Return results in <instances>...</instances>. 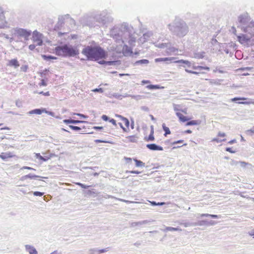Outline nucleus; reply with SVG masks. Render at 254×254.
<instances>
[{"label": "nucleus", "instance_id": "f257e3e1", "mask_svg": "<svg viewBox=\"0 0 254 254\" xmlns=\"http://www.w3.org/2000/svg\"><path fill=\"white\" fill-rule=\"evenodd\" d=\"M110 35L119 44L128 43L132 46L136 41L133 28L127 23L115 26L111 30Z\"/></svg>", "mask_w": 254, "mask_h": 254}, {"label": "nucleus", "instance_id": "f03ea898", "mask_svg": "<svg viewBox=\"0 0 254 254\" xmlns=\"http://www.w3.org/2000/svg\"><path fill=\"white\" fill-rule=\"evenodd\" d=\"M167 27L173 35L179 38L184 37L189 31V27L187 23L179 17H176Z\"/></svg>", "mask_w": 254, "mask_h": 254}, {"label": "nucleus", "instance_id": "7ed1b4c3", "mask_svg": "<svg viewBox=\"0 0 254 254\" xmlns=\"http://www.w3.org/2000/svg\"><path fill=\"white\" fill-rule=\"evenodd\" d=\"M82 54L87 60L91 61H98L108 57L107 52L100 46H87L82 50Z\"/></svg>", "mask_w": 254, "mask_h": 254}, {"label": "nucleus", "instance_id": "20e7f679", "mask_svg": "<svg viewBox=\"0 0 254 254\" xmlns=\"http://www.w3.org/2000/svg\"><path fill=\"white\" fill-rule=\"evenodd\" d=\"M176 58L175 57H169V58H159L155 59L156 63L163 62L165 64H168L170 63H177L180 64L179 66H183L184 67H190L191 66V64L190 62L187 60H176Z\"/></svg>", "mask_w": 254, "mask_h": 254}, {"label": "nucleus", "instance_id": "39448f33", "mask_svg": "<svg viewBox=\"0 0 254 254\" xmlns=\"http://www.w3.org/2000/svg\"><path fill=\"white\" fill-rule=\"evenodd\" d=\"M94 19L99 23L105 25L111 23L113 18L110 13L106 10L101 11L100 13L95 14L94 16Z\"/></svg>", "mask_w": 254, "mask_h": 254}, {"label": "nucleus", "instance_id": "423d86ee", "mask_svg": "<svg viewBox=\"0 0 254 254\" xmlns=\"http://www.w3.org/2000/svg\"><path fill=\"white\" fill-rule=\"evenodd\" d=\"M250 20V17L248 13L242 14L238 17V21L242 26V29L245 32H249V29L250 27H254V21L249 24Z\"/></svg>", "mask_w": 254, "mask_h": 254}, {"label": "nucleus", "instance_id": "0eeeda50", "mask_svg": "<svg viewBox=\"0 0 254 254\" xmlns=\"http://www.w3.org/2000/svg\"><path fill=\"white\" fill-rule=\"evenodd\" d=\"M79 54L77 47L71 45L66 44V57H74Z\"/></svg>", "mask_w": 254, "mask_h": 254}, {"label": "nucleus", "instance_id": "6e6552de", "mask_svg": "<svg viewBox=\"0 0 254 254\" xmlns=\"http://www.w3.org/2000/svg\"><path fill=\"white\" fill-rule=\"evenodd\" d=\"M15 34L17 35V36L23 37L26 40L28 39V37L31 34V31L28 30L23 28H17L14 30Z\"/></svg>", "mask_w": 254, "mask_h": 254}, {"label": "nucleus", "instance_id": "1a4fd4ad", "mask_svg": "<svg viewBox=\"0 0 254 254\" xmlns=\"http://www.w3.org/2000/svg\"><path fill=\"white\" fill-rule=\"evenodd\" d=\"M55 52L56 55L65 58L66 44L57 46L55 48Z\"/></svg>", "mask_w": 254, "mask_h": 254}, {"label": "nucleus", "instance_id": "9d476101", "mask_svg": "<svg viewBox=\"0 0 254 254\" xmlns=\"http://www.w3.org/2000/svg\"><path fill=\"white\" fill-rule=\"evenodd\" d=\"M217 222L213 220H208L207 219L206 220H199L196 222L197 226H213L216 224Z\"/></svg>", "mask_w": 254, "mask_h": 254}, {"label": "nucleus", "instance_id": "9b49d317", "mask_svg": "<svg viewBox=\"0 0 254 254\" xmlns=\"http://www.w3.org/2000/svg\"><path fill=\"white\" fill-rule=\"evenodd\" d=\"M237 39L241 44H245L250 41L251 37L247 35L242 34L237 36Z\"/></svg>", "mask_w": 254, "mask_h": 254}, {"label": "nucleus", "instance_id": "f8f14e48", "mask_svg": "<svg viewBox=\"0 0 254 254\" xmlns=\"http://www.w3.org/2000/svg\"><path fill=\"white\" fill-rule=\"evenodd\" d=\"M153 221H151L149 220H145L141 221L138 222H132L130 223V227H135L136 226L140 227L143 225H147L149 224L150 222H152Z\"/></svg>", "mask_w": 254, "mask_h": 254}, {"label": "nucleus", "instance_id": "ddd939ff", "mask_svg": "<svg viewBox=\"0 0 254 254\" xmlns=\"http://www.w3.org/2000/svg\"><path fill=\"white\" fill-rule=\"evenodd\" d=\"M146 147L152 151H163V148L155 143H150L146 144Z\"/></svg>", "mask_w": 254, "mask_h": 254}, {"label": "nucleus", "instance_id": "4468645a", "mask_svg": "<svg viewBox=\"0 0 254 254\" xmlns=\"http://www.w3.org/2000/svg\"><path fill=\"white\" fill-rule=\"evenodd\" d=\"M118 62V61H107L104 60H101L98 61V63L100 64L103 65L104 66H110V65H115L117 64V63Z\"/></svg>", "mask_w": 254, "mask_h": 254}, {"label": "nucleus", "instance_id": "2eb2a0df", "mask_svg": "<svg viewBox=\"0 0 254 254\" xmlns=\"http://www.w3.org/2000/svg\"><path fill=\"white\" fill-rule=\"evenodd\" d=\"M123 53L124 56H128V55H129V56H131L133 57V55L132 54H133L132 49L126 45V43H125V45L123 47Z\"/></svg>", "mask_w": 254, "mask_h": 254}, {"label": "nucleus", "instance_id": "dca6fc26", "mask_svg": "<svg viewBox=\"0 0 254 254\" xmlns=\"http://www.w3.org/2000/svg\"><path fill=\"white\" fill-rule=\"evenodd\" d=\"M25 250L29 254H38L36 249L32 246L26 245L25 246Z\"/></svg>", "mask_w": 254, "mask_h": 254}, {"label": "nucleus", "instance_id": "f3484780", "mask_svg": "<svg viewBox=\"0 0 254 254\" xmlns=\"http://www.w3.org/2000/svg\"><path fill=\"white\" fill-rule=\"evenodd\" d=\"M7 27V23L5 20L4 13L3 12H0V28H4Z\"/></svg>", "mask_w": 254, "mask_h": 254}, {"label": "nucleus", "instance_id": "a211bd4d", "mask_svg": "<svg viewBox=\"0 0 254 254\" xmlns=\"http://www.w3.org/2000/svg\"><path fill=\"white\" fill-rule=\"evenodd\" d=\"M46 111V109L45 108H37L33 109L28 112L29 114H37L41 115L42 113H44V112Z\"/></svg>", "mask_w": 254, "mask_h": 254}, {"label": "nucleus", "instance_id": "6ab92c4d", "mask_svg": "<svg viewBox=\"0 0 254 254\" xmlns=\"http://www.w3.org/2000/svg\"><path fill=\"white\" fill-rule=\"evenodd\" d=\"M7 65L16 68L19 66L20 64L16 59H13L9 61Z\"/></svg>", "mask_w": 254, "mask_h": 254}, {"label": "nucleus", "instance_id": "aec40b11", "mask_svg": "<svg viewBox=\"0 0 254 254\" xmlns=\"http://www.w3.org/2000/svg\"><path fill=\"white\" fill-rule=\"evenodd\" d=\"M63 122L67 125V124H78L80 123H85V122L83 121L75 120H72L71 119H69L64 120Z\"/></svg>", "mask_w": 254, "mask_h": 254}, {"label": "nucleus", "instance_id": "412c9836", "mask_svg": "<svg viewBox=\"0 0 254 254\" xmlns=\"http://www.w3.org/2000/svg\"><path fill=\"white\" fill-rule=\"evenodd\" d=\"M198 215H199V217L201 218L204 217H210L211 218H213V219H218L221 217L220 215H216V214H208V213H202V214H199Z\"/></svg>", "mask_w": 254, "mask_h": 254}, {"label": "nucleus", "instance_id": "4be33fe9", "mask_svg": "<svg viewBox=\"0 0 254 254\" xmlns=\"http://www.w3.org/2000/svg\"><path fill=\"white\" fill-rule=\"evenodd\" d=\"M181 225H184L185 227H190V226H196L197 224L196 222H189L185 220H183L180 223Z\"/></svg>", "mask_w": 254, "mask_h": 254}, {"label": "nucleus", "instance_id": "5701e85b", "mask_svg": "<svg viewBox=\"0 0 254 254\" xmlns=\"http://www.w3.org/2000/svg\"><path fill=\"white\" fill-rule=\"evenodd\" d=\"M176 115L179 118V120L183 123H185L189 121V118L187 116H184L181 113L176 112Z\"/></svg>", "mask_w": 254, "mask_h": 254}, {"label": "nucleus", "instance_id": "b1692460", "mask_svg": "<svg viewBox=\"0 0 254 254\" xmlns=\"http://www.w3.org/2000/svg\"><path fill=\"white\" fill-rule=\"evenodd\" d=\"M163 232H166L168 231H181L182 229L179 227H166L164 229H161Z\"/></svg>", "mask_w": 254, "mask_h": 254}, {"label": "nucleus", "instance_id": "393cba45", "mask_svg": "<svg viewBox=\"0 0 254 254\" xmlns=\"http://www.w3.org/2000/svg\"><path fill=\"white\" fill-rule=\"evenodd\" d=\"M123 95V98L127 97H130L131 98L134 99L137 101L143 98V96L137 95H130L128 94H125Z\"/></svg>", "mask_w": 254, "mask_h": 254}, {"label": "nucleus", "instance_id": "a878e982", "mask_svg": "<svg viewBox=\"0 0 254 254\" xmlns=\"http://www.w3.org/2000/svg\"><path fill=\"white\" fill-rule=\"evenodd\" d=\"M246 98L244 97H235L231 99V101L237 103V101L239 100H245ZM239 104H250V102H238Z\"/></svg>", "mask_w": 254, "mask_h": 254}, {"label": "nucleus", "instance_id": "bb28decb", "mask_svg": "<svg viewBox=\"0 0 254 254\" xmlns=\"http://www.w3.org/2000/svg\"><path fill=\"white\" fill-rule=\"evenodd\" d=\"M42 34L35 30L33 33V40L34 42L41 39Z\"/></svg>", "mask_w": 254, "mask_h": 254}, {"label": "nucleus", "instance_id": "cd10ccee", "mask_svg": "<svg viewBox=\"0 0 254 254\" xmlns=\"http://www.w3.org/2000/svg\"><path fill=\"white\" fill-rule=\"evenodd\" d=\"M166 50H167V53L168 54H171L172 53H175L176 52H178V51L177 48H176L172 46V45L170 43H169V46H167Z\"/></svg>", "mask_w": 254, "mask_h": 254}, {"label": "nucleus", "instance_id": "c85d7f7f", "mask_svg": "<svg viewBox=\"0 0 254 254\" xmlns=\"http://www.w3.org/2000/svg\"><path fill=\"white\" fill-rule=\"evenodd\" d=\"M149 63V61L147 59H142L136 61L134 64V65H137L139 64H147Z\"/></svg>", "mask_w": 254, "mask_h": 254}, {"label": "nucleus", "instance_id": "c756f323", "mask_svg": "<svg viewBox=\"0 0 254 254\" xmlns=\"http://www.w3.org/2000/svg\"><path fill=\"white\" fill-rule=\"evenodd\" d=\"M200 121L199 120H190L188 121L186 123L187 126H193V125H198L200 124Z\"/></svg>", "mask_w": 254, "mask_h": 254}, {"label": "nucleus", "instance_id": "7c9ffc66", "mask_svg": "<svg viewBox=\"0 0 254 254\" xmlns=\"http://www.w3.org/2000/svg\"><path fill=\"white\" fill-rule=\"evenodd\" d=\"M146 88L150 90H154V89H159L164 88V87L160 86L159 85H154V84H150L146 86Z\"/></svg>", "mask_w": 254, "mask_h": 254}, {"label": "nucleus", "instance_id": "2f4dec72", "mask_svg": "<svg viewBox=\"0 0 254 254\" xmlns=\"http://www.w3.org/2000/svg\"><path fill=\"white\" fill-rule=\"evenodd\" d=\"M109 249H110L109 247H108L107 248L103 249H100V250H98V249H91L90 250V251L92 252V253L91 254H93V252H98L99 253L101 254V253H104L107 252V251H109Z\"/></svg>", "mask_w": 254, "mask_h": 254}, {"label": "nucleus", "instance_id": "473e14b6", "mask_svg": "<svg viewBox=\"0 0 254 254\" xmlns=\"http://www.w3.org/2000/svg\"><path fill=\"white\" fill-rule=\"evenodd\" d=\"M129 139V141L130 142H137L138 139V137L136 135L128 136L126 137Z\"/></svg>", "mask_w": 254, "mask_h": 254}, {"label": "nucleus", "instance_id": "72a5a7b5", "mask_svg": "<svg viewBox=\"0 0 254 254\" xmlns=\"http://www.w3.org/2000/svg\"><path fill=\"white\" fill-rule=\"evenodd\" d=\"M192 68L195 70H201L202 69H205L207 71H209L210 70V68L208 66H200V65H198V66L193 65L192 66Z\"/></svg>", "mask_w": 254, "mask_h": 254}, {"label": "nucleus", "instance_id": "f704fd0d", "mask_svg": "<svg viewBox=\"0 0 254 254\" xmlns=\"http://www.w3.org/2000/svg\"><path fill=\"white\" fill-rule=\"evenodd\" d=\"M42 58H43L44 60L47 61H51L52 60L57 59V58L56 57H54L52 55H42Z\"/></svg>", "mask_w": 254, "mask_h": 254}, {"label": "nucleus", "instance_id": "c9c22d12", "mask_svg": "<svg viewBox=\"0 0 254 254\" xmlns=\"http://www.w3.org/2000/svg\"><path fill=\"white\" fill-rule=\"evenodd\" d=\"M135 163V166L137 167H145V163L142 162L141 161L137 159L136 158H134L133 159Z\"/></svg>", "mask_w": 254, "mask_h": 254}, {"label": "nucleus", "instance_id": "e433bc0d", "mask_svg": "<svg viewBox=\"0 0 254 254\" xmlns=\"http://www.w3.org/2000/svg\"><path fill=\"white\" fill-rule=\"evenodd\" d=\"M162 128L165 132V133L164 134L165 136H167L168 134H170L171 133V131L169 128L166 127L165 124H163Z\"/></svg>", "mask_w": 254, "mask_h": 254}, {"label": "nucleus", "instance_id": "4c0bfd02", "mask_svg": "<svg viewBox=\"0 0 254 254\" xmlns=\"http://www.w3.org/2000/svg\"><path fill=\"white\" fill-rule=\"evenodd\" d=\"M146 141H153L155 140L154 134L150 133L148 136L145 137L144 139Z\"/></svg>", "mask_w": 254, "mask_h": 254}, {"label": "nucleus", "instance_id": "58836bf2", "mask_svg": "<svg viewBox=\"0 0 254 254\" xmlns=\"http://www.w3.org/2000/svg\"><path fill=\"white\" fill-rule=\"evenodd\" d=\"M205 52H199L195 53L194 57L195 58L200 59H203L204 57Z\"/></svg>", "mask_w": 254, "mask_h": 254}, {"label": "nucleus", "instance_id": "ea45409f", "mask_svg": "<svg viewBox=\"0 0 254 254\" xmlns=\"http://www.w3.org/2000/svg\"><path fill=\"white\" fill-rule=\"evenodd\" d=\"M169 46V43H159L158 44L156 45V47H157L161 49H167V46Z\"/></svg>", "mask_w": 254, "mask_h": 254}, {"label": "nucleus", "instance_id": "a19ab883", "mask_svg": "<svg viewBox=\"0 0 254 254\" xmlns=\"http://www.w3.org/2000/svg\"><path fill=\"white\" fill-rule=\"evenodd\" d=\"M32 192L33 193V194L34 196H42L44 195V192L38 191H34V192L30 191L28 192V193H31Z\"/></svg>", "mask_w": 254, "mask_h": 254}, {"label": "nucleus", "instance_id": "79ce46f5", "mask_svg": "<svg viewBox=\"0 0 254 254\" xmlns=\"http://www.w3.org/2000/svg\"><path fill=\"white\" fill-rule=\"evenodd\" d=\"M68 127L71 129L72 130H73L74 131H79L81 129V128L79 127L75 126L73 125H69Z\"/></svg>", "mask_w": 254, "mask_h": 254}, {"label": "nucleus", "instance_id": "37998d69", "mask_svg": "<svg viewBox=\"0 0 254 254\" xmlns=\"http://www.w3.org/2000/svg\"><path fill=\"white\" fill-rule=\"evenodd\" d=\"M27 177L28 178V179H36L39 178H42L40 176H37V175H33V174H28L27 175Z\"/></svg>", "mask_w": 254, "mask_h": 254}, {"label": "nucleus", "instance_id": "c03bdc74", "mask_svg": "<svg viewBox=\"0 0 254 254\" xmlns=\"http://www.w3.org/2000/svg\"><path fill=\"white\" fill-rule=\"evenodd\" d=\"M95 142L96 143H102V142H103V143H110V144H113V141H106V140H101V139H96L95 140Z\"/></svg>", "mask_w": 254, "mask_h": 254}, {"label": "nucleus", "instance_id": "a18cd8bd", "mask_svg": "<svg viewBox=\"0 0 254 254\" xmlns=\"http://www.w3.org/2000/svg\"><path fill=\"white\" fill-rule=\"evenodd\" d=\"M64 17L59 16L58 18V24H59V26H62V25L64 23Z\"/></svg>", "mask_w": 254, "mask_h": 254}, {"label": "nucleus", "instance_id": "49530a36", "mask_svg": "<svg viewBox=\"0 0 254 254\" xmlns=\"http://www.w3.org/2000/svg\"><path fill=\"white\" fill-rule=\"evenodd\" d=\"M53 156V154H51L49 156H42L41 160L44 162H46L48 161L49 159H50Z\"/></svg>", "mask_w": 254, "mask_h": 254}, {"label": "nucleus", "instance_id": "de8ad7c7", "mask_svg": "<svg viewBox=\"0 0 254 254\" xmlns=\"http://www.w3.org/2000/svg\"><path fill=\"white\" fill-rule=\"evenodd\" d=\"M76 185L83 189H88V188L90 187V186H87L81 183H77Z\"/></svg>", "mask_w": 254, "mask_h": 254}, {"label": "nucleus", "instance_id": "09e8293b", "mask_svg": "<svg viewBox=\"0 0 254 254\" xmlns=\"http://www.w3.org/2000/svg\"><path fill=\"white\" fill-rule=\"evenodd\" d=\"M28 68V65H23L20 67V70L22 71L23 72H26L27 69Z\"/></svg>", "mask_w": 254, "mask_h": 254}, {"label": "nucleus", "instance_id": "8fccbe9b", "mask_svg": "<svg viewBox=\"0 0 254 254\" xmlns=\"http://www.w3.org/2000/svg\"><path fill=\"white\" fill-rule=\"evenodd\" d=\"M123 121L124 122L125 126L128 127L129 126V121L127 118H123Z\"/></svg>", "mask_w": 254, "mask_h": 254}, {"label": "nucleus", "instance_id": "3c124183", "mask_svg": "<svg viewBox=\"0 0 254 254\" xmlns=\"http://www.w3.org/2000/svg\"><path fill=\"white\" fill-rule=\"evenodd\" d=\"M49 72V69H45L44 70L42 71V72H41V76L42 77H43L46 75V74Z\"/></svg>", "mask_w": 254, "mask_h": 254}, {"label": "nucleus", "instance_id": "603ef678", "mask_svg": "<svg viewBox=\"0 0 254 254\" xmlns=\"http://www.w3.org/2000/svg\"><path fill=\"white\" fill-rule=\"evenodd\" d=\"M247 133L248 134H250L252 135L254 133V127H253L252 128L250 129H248L246 131Z\"/></svg>", "mask_w": 254, "mask_h": 254}, {"label": "nucleus", "instance_id": "864d4df0", "mask_svg": "<svg viewBox=\"0 0 254 254\" xmlns=\"http://www.w3.org/2000/svg\"><path fill=\"white\" fill-rule=\"evenodd\" d=\"M240 164L241 167H245L248 164V163H247L245 162H244V161L236 162V164Z\"/></svg>", "mask_w": 254, "mask_h": 254}, {"label": "nucleus", "instance_id": "5fc2aeb1", "mask_svg": "<svg viewBox=\"0 0 254 254\" xmlns=\"http://www.w3.org/2000/svg\"><path fill=\"white\" fill-rule=\"evenodd\" d=\"M39 85L40 86H46L47 85V83L45 80L43 79L41 80V82L39 83Z\"/></svg>", "mask_w": 254, "mask_h": 254}, {"label": "nucleus", "instance_id": "6e6d98bb", "mask_svg": "<svg viewBox=\"0 0 254 254\" xmlns=\"http://www.w3.org/2000/svg\"><path fill=\"white\" fill-rule=\"evenodd\" d=\"M102 119L104 121H109L110 118L108 116L105 115H103L101 117Z\"/></svg>", "mask_w": 254, "mask_h": 254}, {"label": "nucleus", "instance_id": "4d7b16f0", "mask_svg": "<svg viewBox=\"0 0 254 254\" xmlns=\"http://www.w3.org/2000/svg\"><path fill=\"white\" fill-rule=\"evenodd\" d=\"M38 94L43 95L45 96H49L50 95V92L47 91L46 92H44L43 91H41L38 92Z\"/></svg>", "mask_w": 254, "mask_h": 254}, {"label": "nucleus", "instance_id": "13d9d810", "mask_svg": "<svg viewBox=\"0 0 254 254\" xmlns=\"http://www.w3.org/2000/svg\"><path fill=\"white\" fill-rule=\"evenodd\" d=\"M93 91L94 92H99V93H103V89L101 88H95L93 90Z\"/></svg>", "mask_w": 254, "mask_h": 254}, {"label": "nucleus", "instance_id": "bf43d9fd", "mask_svg": "<svg viewBox=\"0 0 254 254\" xmlns=\"http://www.w3.org/2000/svg\"><path fill=\"white\" fill-rule=\"evenodd\" d=\"M225 150L231 153H235L236 152L235 150H233L231 147H226Z\"/></svg>", "mask_w": 254, "mask_h": 254}, {"label": "nucleus", "instance_id": "052dcab7", "mask_svg": "<svg viewBox=\"0 0 254 254\" xmlns=\"http://www.w3.org/2000/svg\"><path fill=\"white\" fill-rule=\"evenodd\" d=\"M226 139H222V140H220L219 139V138H214L212 139V141H215V142H221L222 141H225Z\"/></svg>", "mask_w": 254, "mask_h": 254}, {"label": "nucleus", "instance_id": "680f3d73", "mask_svg": "<svg viewBox=\"0 0 254 254\" xmlns=\"http://www.w3.org/2000/svg\"><path fill=\"white\" fill-rule=\"evenodd\" d=\"M127 173H131V174H139L141 172L138 171H127L126 172Z\"/></svg>", "mask_w": 254, "mask_h": 254}, {"label": "nucleus", "instance_id": "e2e57ef3", "mask_svg": "<svg viewBox=\"0 0 254 254\" xmlns=\"http://www.w3.org/2000/svg\"><path fill=\"white\" fill-rule=\"evenodd\" d=\"M74 115H76L79 116L84 119H86L88 117L87 116H85V115L80 114V113H74Z\"/></svg>", "mask_w": 254, "mask_h": 254}, {"label": "nucleus", "instance_id": "0e129e2a", "mask_svg": "<svg viewBox=\"0 0 254 254\" xmlns=\"http://www.w3.org/2000/svg\"><path fill=\"white\" fill-rule=\"evenodd\" d=\"M140 108L141 110L145 112H148L149 111L148 107L145 106H141Z\"/></svg>", "mask_w": 254, "mask_h": 254}, {"label": "nucleus", "instance_id": "69168bd1", "mask_svg": "<svg viewBox=\"0 0 254 254\" xmlns=\"http://www.w3.org/2000/svg\"><path fill=\"white\" fill-rule=\"evenodd\" d=\"M0 157L3 160L7 159V156L6 155V153H2L1 154H0Z\"/></svg>", "mask_w": 254, "mask_h": 254}, {"label": "nucleus", "instance_id": "338daca9", "mask_svg": "<svg viewBox=\"0 0 254 254\" xmlns=\"http://www.w3.org/2000/svg\"><path fill=\"white\" fill-rule=\"evenodd\" d=\"M44 113L52 116V117H55V113L53 112H52V111H48L46 110V112H44Z\"/></svg>", "mask_w": 254, "mask_h": 254}, {"label": "nucleus", "instance_id": "774afa93", "mask_svg": "<svg viewBox=\"0 0 254 254\" xmlns=\"http://www.w3.org/2000/svg\"><path fill=\"white\" fill-rule=\"evenodd\" d=\"M114 97L118 99H122V98H123V95H120V94H116L115 95H114Z\"/></svg>", "mask_w": 254, "mask_h": 254}]
</instances>
